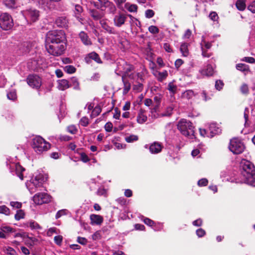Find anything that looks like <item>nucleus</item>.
I'll list each match as a JSON object with an SVG mask.
<instances>
[{"instance_id":"7ed1b4c3","label":"nucleus","mask_w":255,"mask_h":255,"mask_svg":"<svg viewBox=\"0 0 255 255\" xmlns=\"http://www.w3.org/2000/svg\"><path fill=\"white\" fill-rule=\"evenodd\" d=\"M177 127L183 135L191 139L195 138L194 127L189 121L181 119L178 122Z\"/></svg>"},{"instance_id":"3c124183","label":"nucleus","mask_w":255,"mask_h":255,"mask_svg":"<svg viewBox=\"0 0 255 255\" xmlns=\"http://www.w3.org/2000/svg\"><path fill=\"white\" fill-rule=\"evenodd\" d=\"M142 82L141 81H137V84L133 85V89L138 92L141 91L143 88Z\"/></svg>"},{"instance_id":"2f4dec72","label":"nucleus","mask_w":255,"mask_h":255,"mask_svg":"<svg viewBox=\"0 0 255 255\" xmlns=\"http://www.w3.org/2000/svg\"><path fill=\"white\" fill-rule=\"evenodd\" d=\"M188 44L187 43H183L181 44L180 46V51L182 54L183 56L186 57L189 54V51H188Z\"/></svg>"},{"instance_id":"052dcab7","label":"nucleus","mask_w":255,"mask_h":255,"mask_svg":"<svg viewBox=\"0 0 255 255\" xmlns=\"http://www.w3.org/2000/svg\"><path fill=\"white\" fill-rule=\"evenodd\" d=\"M205 234L206 232L205 230L202 228L198 229L196 230V235L199 238L203 237Z\"/></svg>"},{"instance_id":"6e6d98bb","label":"nucleus","mask_w":255,"mask_h":255,"mask_svg":"<svg viewBox=\"0 0 255 255\" xmlns=\"http://www.w3.org/2000/svg\"><path fill=\"white\" fill-rule=\"evenodd\" d=\"M67 130L72 134H75L77 131L76 127L74 125H71L67 128Z\"/></svg>"},{"instance_id":"c756f323","label":"nucleus","mask_w":255,"mask_h":255,"mask_svg":"<svg viewBox=\"0 0 255 255\" xmlns=\"http://www.w3.org/2000/svg\"><path fill=\"white\" fill-rule=\"evenodd\" d=\"M125 8L130 12H136L137 10V6L135 4H131L129 2H127L125 4Z\"/></svg>"},{"instance_id":"5701e85b","label":"nucleus","mask_w":255,"mask_h":255,"mask_svg":"<svg viewBox=\"0 0 255 255\" xmlns=\"http://www.w3.org/2000/svg\"><path fill=\"white\" fill-rule=\"evenodd\" d=\"M91 224L93 225H100L103 222V217L98 215L92 214L90 216Z\"/></svg>"},{"instance_id":"c03bdc74","label":"nucleus","mask_w":255,"mask_h":255,"mask_svg":"<svg viewBox=\"0 0 255 255\" xmlns=\"http://www.w3.org/2000/svg\"><path fill=\"white\" fill-rule=\"evenodd\" d=\"M133 75H134V79H132L133 80H136L137 81L143 82V73L141 72L133 73Z\"/></svg>"},{"instance_id":"f704fd0d","label":"nucleus","mask_w":255,"mask_h":255,"mask_svg":"<svg viewBox=\"0 0 255 255\" xmlns=\"http://www.w3.org/2000/svg\"><path fill=\"white\" fill-rule=\"evenodd\" d=\"M1 229L3 232L4 234H5L7 236V238L8 237L10 233H14L15 230L13 228L7 226H1Z\"/></svg>"},{"instance_id":"393cba45","label":"nucleus","mask_w":255,"mask_h":255,"mask_svg":"<svg viewBox=\"0 0 255 255\" xmlns=\"http://www.w3.org/2000/svg\"><path fill=\"white\" fill-rule=\"evenodd\" d=\"M147 118L143 110H140L138 113L136 121L138 124H143L147 121Z\"/></svg>"},{"instance_id":"f8f14e48","label":"nucleus","mask_w":255,"mask_h":255,"mask_svg":"<svg viewBox=\"0 0 255 255\" xmlns=\"http://www.w3.org/2000/svg\"><path fill=\"white\" fill-rule=\"evenodd\" d=\"M33 200L36 204L41 205L50 202L51 197L47 193H38L33 196Z\"/></svg>"},{"instance_id":"f257e3e1","label":"nucleus","mask_w":255,"mask_h":255,"mask_svg":"<svg viewBox=\"0 0 255 255\" xmlns=\"http://www.w3.org/2000/svg\"><path fill=\"white\" fill-rule=\"evenodd\" d=\"M241 182L255 187V167L249 160L243 159L240 164Z\"/></svg>"},{"instance_id":"20e7f679","label":"nucleus","mask_w":255,"mask_h":255,"mask_svg":"<svg viewBox=\"0 0 255 255\" xmlns=\"http://www.w3.org/2000/svg\"><path fill=\"white\" fill-rule=\"evenodd\" d=\"M65 33L62 30L49 31L46 34L45 45L55 43L56 42H65Z\"/></svg>"},{"instance_id":"dca6fc26","label":"nucleus","mask_w":255,"mask_h":255,"mask_svg":"<svg viewBox=\"0 0 255 255\" xmlns=\"http://www.w3.org/2000/svg\"><path fill=\"white\" fill-rule=\"evenodd\" d=\"M163 146L160 142H153L149 146V150L151 154H157L161 151Z\"/></svg>"},{"instance_id":"f3484780","label":"nucleus","mask_w":255,"mask_h":255,"mask_svg":"<svg viewBox=\"0 0 255 255\" xmlns=\"http://www.w3.org/2000/svg\"><path fill=\"white\" fill-rule=\"evenodd\" d=\"M91 60H93L98 63H102V60L100 59L99 55L96 52H93L89 53L85 58V60L88 64L91 62Z\"/></svg>"},{"instance_id":"4468645a","label":"nucleus","mask_w":255,"mask_h":255,"mask_svg":"<svg viewBox=\"0 0 255 255\" xmlns=\"http://www.w3.org/2000/svg\"><path fill=\"white\" fill-rule=\"evenodd\" d=\"M9 168L11 173L13 174L15 173L21 180H23V175L22 172L25 170V169L19 163H12L10 165Z\"/></svg>"},{"instance_id":"4d7b16f0","label":"nucleus","mask_w":255,"mask_h":255,"mask_svg":"<svg viewBox=\"0 0 255 255\" xmlns=\"http://www.w3.org/2000/svg\"><path fill=\"white\" fill-rule=\"evenodd\" d=\"M224 86L223 82L221 80H217L215 83V88L218 90H220L222 89Z\"/></svg>"},{"instance_id":"13d9d810","label":"nucleus","mask_w":255,"mask_h":255,"mask_svg":"<svg viewBox=\"0 0 255 255\" xmlns=\"http://www.w3.org/2000/svg\"><path fill=\"white\" fill-rule=\"evenodd\" d=\"M208 181L206 178H202L198 182V185L199 186H205L207 185Z\"/></svg>"},{"instance_id":"79ce46f5","label":"nucleus","mask_w":255,"mask_h":255,"mask_svg":"<svg viewBox=\"0 0 255 255\" xmlns=\"http://www.w3.org/2000/svg\"><path fill=\"white\" fill-rule=\"evenodd\" d=\"M153 100L154 102L156 103V106L153 109L151 110L152 111H155L156 109L158 107V106L161 102V96L160 95H157L154 96Z\"/></svg>"},{"instance_id":"a211bd4d","label":"nucleus","mask_w":255,"mask_h":255,"mask_svg":"<svg viewBox=\"0 0 255 255\" xmlns=\"http://www.w3.org/2000/svg\"><path fill=\"white\" fill-rule=\"evenodd\" d=\"M79 38L82 43L86 46L92 45V41L87 34L84 31H81L79 34Z\"/></svg>"},{"instance_id":"8fccbe9b","label":"nucleus","mask_w":255,"mask_h":255,"mask_svg":"<svg viewBox=\"0 0 255 255\" xmlns=\"http://www.w3.org/2000/svg\"><path fill=\"white\" fill-rule=\"evenodd\" d=\"M4 252L9 255H15L16 252L12 248L9 247H5L4 249Z\"/></svg>"},{"instance_id":"1a4fd4ad","label":"nucleus","mask_w":255,"mask_h":255,"mask_svg":"<svg viewBox=\"0 0 255 255\" xmlns=\"http://www.w3.org/2000/svg\"><path fill=\"white\" fill-rule=\"evenodd\" d=\"M119 65L118 67L120 72H123L124 73V77H128L129 79H134L133 73H130L134 70L133 66L128 64L124 61H122L121 62H119Z\"/></svg>"},{"instance_id":"473e14b6","label":"nucleus","mask_w":255,"mask_h":255,"mask_svg":"<svg viewBox=\"0 0 255 255\" xmlns=\"http://www.w3.org/2000/svg\"><path fill=\"white\" fill-rule=\"evenodd\" d=\"M122 80H123V82L124 83V89H123V93H124V94H126L128 92V91L130 89L131 85H130V83L128 81H127L125 79L124 76H122Z\"/></svg>"},{"instance_id":"4be33fe9","label":"nucleus","mask_w":255,"mask_h":255,"mask_svg":"<svg viewBox=\"0 0 255 255\" xmlns=\"http://www.w3.org/2000/svg\"><path fill=\"white\" fill-rule=\"evenodd\" d=\"M55 23L58 27L67 28L68 27V21L66 17L60 16L56 19Z\"/></svg>"},{"instance_id":"72a5a7b5","label":"nucleus","mask_w":255,"mask_h":255,"mask_svg":"<svg viewBox=\"0 0 255 255\" xmlns=\"http://www.w3.org/2000/svg\"><path fill=\"white\" fill-rule=\"evenodd\" d=\"M69 86L70 87H72L75 90L80 89L79 82L75 77H73L71 79Z\"/></svg>"},{"instance_id":"9d476101","label":"nucleus","mask_w":255,"mask_h":255,"mask_svg":"<svg viewBox=\"0 0 255 255\" xmlns=\"http://www.w3.org/2000/svg\"><path fill=\"white\" fill-rule=\"evenodd\" d=\"M23 16L27 21L35 22L39 17V12L35 8H30L22 11Z\"/></svg>"},{"instance_id":"680f3d73","label":"nucleus","mask_w":255,"mask_h":255,"mask_svg":"<svg viewBox=\"0 0 255 255\" xmlns=\"http://www.w3.org/2000/svg\"><path fill=\"white\" fill-rule=\"evenodd\" d=\"M241 91L243 94H247L249 92V88L247 84H244L241 87Z\"/></svg>"},{"instance_id":"774afa93","label":"nucleus","mask_w":255,"mask_h":255,"mask_svg":"<svg viewBox=\"0 0 255 255\" xmlns=\"http://www.w3.org/2000/svg\"><path fill=\"white\" fill-rule=\"evenodd\" d=\"M248 9L253 13H255V0L248 6Z\"/></svg>"},{"instance_id":"a18cd8bd","label":"nucleus","mask_w":255,"mask_h":255,"mask_svg":"<svg viewBox=\"0 0 255 255\" xmlns=\"http://www.w3.org/2000/svg\"><path fill=\"white\" fill-rule=\"evenodd\" d=\"M174 109V107L173 105H171V106H168L167 107L165 112L162 114V116H170L172 113V111Z\"/></svg>"},{"instance_id":"39448f33","label":"nucleus","mask_w":255,"mask_h":255,"mask_svg":"<svg viewBox=\"0 0 255 255\" xmlns=\"http://www.w3.org/2000/svg\"><path fill=\"white\" fill-rule=\"evenodd\" d=\"M47 52L54 56H59L63 54L66 49L65 42H56L55 43L45 45Z\"/></svg>"},{"instance_id":"f03ea898","label":"nucleus","mask_w":255,"mask_h":255,"mask_svg":"<svg viewBox=\"0 0 255 255\" xmlns=\"http://www.w3.org/2000/svg\"><path fill=\"white\" fill-rule=\"evenodd\" d=\"M31 146L36 153L41 154L50 148V144L41 136L37 135L32 138Z\"/></svg>"},{"instance_id":"bf43d9fd","label":"nucleus","mask_w":255,"mask_h":255,"mask_svg":"<svg viewBox=\"0 0 255 255\" xmlns=\"http://www.w3.org/2000/svg\"><path fill=\"white\" fill-rule=\"evenodd\" d=\"M145 15L146 17L150 18L154 16V12L152 9H147L145 11Z\"/></svg>"},{"instance_id":"2eb2a0df","label":"nucleus","mask_w":255,"mask_h":255,"mask_svg":"<svg viewBox=\"0 0 255 255\" xmlns=\"http://www.w3.org/2000/svg\"><path fill=\"white\" fill-rule=\"evenodd\" d=\"M127 19V15L123 13L120 12L116 15L114 18V25L118 27H121L125 23Z\"/></svg>"},{"instance_id":"bb28decb","label":"nucleus","mask_w":255,"mask_h":255,"mask_svg":"<svg viewBox=\"0 0 255 255\" xmlns=\"http://www.w3.org/2000/svg\"><path fill=\"white\" fill-rule=\"evenodd\" d=\"M89 13L91 16L95 20H100L103 17V15L99 11L95 9H90Z\"/></svg>"},{"instance_id":"e2e57ef3","label":"nucleus","mask_w":255,"mask_h":255,"mask_svg":"<svg viewBox=\"0 0 255 255\" xmlns=\"http://www.w3.org/2000/svg\"><path fill=\"white\" fill-rule=\"evenodd\" d=\"M113 128V124L112 123L108 122L105 125V129L107 132H111Z\"/></svg>"},{"instance_id":"e433bc0d","label":"nucleus","mask_w":255,"mask_h":255,"mask_svg":"<svg viewBox=\"0 0 255 255\" xmlns=\"http://www.w3.org/2000/svg\"><path fill=\"white\" fill-rule=\"evenodd\" d=\"M236 68L237 70L245 72L249 70V67L248 65L243 63H239L236 65Z\"/></svg>"},{"instance_id":"6e6552de","label":"nucleus","mask_w":255,"mask_h":255,"mask_svg":"<svg viewBox=\"0 0 255 255\" xmlns=\"http://www.w3.org/2000/svg\"><path fill=\"white\" fill-rule=\"evenodd\" d=\"M13 26V19L7 13L0 15V27L4 30L10 29Z\"/></svg>"},{"instance_id":"412c9836","label":"nucleus","mask_w":255,"mask_h":255,"mask_svg":"<svg viewBox=\"0 0 255 255\" xmlns=\"http://www.w3.org/2000/svg\"><path fill=\"white\" fill-rule=\"evenodd\" d=\"M24 225L25 227L30 228L31 230L38 231L42 229V227L39 225V224L33 220H30L26 222Z\"/></svg>"},{"instance_id":"ddd939ff","label":"nucleus","mask_w":255,"mask_h":255,"mask_svg":"<svg viewBox=\"0 0 255 255\" xmlns=\"http://www.w3.org/2000/svg\"><path fill=\"white\" fill-rule=\"evenodd\" d=\"M27 84L32 88L38 89L41 85V79L37 75H30L27 78Z\"/></svg>"},{"instance_id":"69168bd1","label":"nucleus","mask_w":255,"mask_h":255,"mask_svg":"<svg viewBox=\"0 0 255 255\" xmlns=\"http://www.w3.org/2000/svg\"><path fill=\"white\" fill-rule=\"evenodd\" d=\"M77 242L81 245H85L87 243V240L85 238L78 237Z\"/></svg>"},{"instance_id":"603ef678","label":"nucleus","mask_w":255,"mask_h":255,"mask_svg":"<svg viewBox=\"0 0 255 255\" xmlns=\"http://www.w3.org/2000/svg\"><path fill=\"white\" fill-rule=\"evenodd\" d=\"M67 212V210L66 209H62L58 211L56 214L55 218L57 219L60 218L61 216L66 215Z\"/></svg>"},{"instance_id":"49530a36","label":"nucleus","mask_w":255,"mask_h":255,"mask_svg":"<svg viewBox=\"0 0 255 255\" xmlns=\"http://www.w3.org/2000/svg\"><path fill=\"white\" fill-rule=\"evenodd\" d=\"M249 113V109L248 108H246L244 112L245 126L246 127H249L250 126V123H249L248 120Z\"/></svg>"},{"instance_id":"5fc2aeb1","label":"nucleus","mask_w":255,"mask_h":255,"mask_svg":"<svg viewBox=\"0 0 255 255\" xmlns=\"http://www.w3.org/2000/svg\"><path fill=\"white\" fill-rule=\"evenodd\" d=\"M80 124L83 127L87 126L89 124L88 118L86 117H83L80 121Z\"/></svg>"},{"instance_id":"9b49d317","label":"nucleus","mask_w":255,"mask_h":255,"mask_svg":"<svg viewBox=\"0 0 255 255\" xmlns=\"http://www.w3.org/2000/svg\"><path fill=\"white\" fill-rule=\"evenodd\" d=\"M99 2V9L105 11L108 8L109 12L114 13L116 10V7L113 2L109 0H98Z\"/></svg>"},{"instance_id":"864d4df0","label":"nucleus","mask_w":255,"mask_h":255,"mask_svg":"<svg viewBox=\"0 0 255 255\" xmlns=\"http://www.w3.org/2000/svg\"><path fill=\"white\" fill-rule=\"evenodd\" d=\"M149 31L152 34H157L159 32V29L157 27L154 25L150 26L148 27Z\"/></svg>"},{"instance_id":"0eeeda50","label":"nucleus","mask_w":255,"mask_h":255,"mask_svg":"<svg viewBox=\"0 0 255 255\" xmlns=\"http://www.w3.org/2000/svg\"><path fill=\"white\" fill-rule=\"evenodd\" d=\"M245 145L241 140L237 138H234L230 140L229 148L235 154L242 153L245 149Z\"/></svg>"},{"instance_id":"a878e982","label":"nucleus","mask_w":255,"mask_h":255,"mask_svg":"<svg viewBox=\"0 0 255 255\" xmlns=\"http://www.w3.org/2000/svg\"><path fill=\"white\" fill-rule=\"evenodd\" d=\"M209 131L210 132V136L213 137L215 134L221 132V129L217 127L216 124H211L209 127Z\"/></svg>"},{"instance_id":"37998d69","label":"nucleus","mask_w":255,"mask_h":255,"mask_svg":"<svg viewBox=\"0 0 255 255\" xmlns=\"http://www.w3.org/2000/svg\"><path fill=\"white\" fill-rule=\"evenodd\" d=\"M125 140L127 142H132L138 140V136L136 135L131 134L126 136Z\"/></svg>"},{"instance_id":"58836bf2","label":"nucleus","mask_w":255,"mask_h":255,"mask_svg":"<svg viewBox=\"0 0 255 255\" xmlns=\"http://www.w3.org/2000/svg\"><path fill=\"white\" fill-rule=\"evenodd\" d=\"M17 0H4L5 5L9 8H14L16 7Z\"/></svg>"},{"instance_id":"6ab92c4d","label":"nucleus","mask_w":255,"mask_h":255,"mask_svg":"<svg viewBox=\"0 0 255 255\" xmlns=\"http://www.w3.org/2000/svg\"><path fill=\"white\" fill-rule=\"evenodd\" d=\"M199 72L203 76H212L214 73V67L211 65L208 64L206 69L200 70Z\"/></svg>"},{"instance_id":"a19ab883","label":"nucleus","mask_w":255,"mask_h":255,"mask_svg":"<svg viewBox=\"0 0 255 255\" xmlns=\"http://www.w3.org/2000/svg\"><path fill=\"white\" fill-rule=\"evenodd\" d=\"M101 112V109L99 106H97L93 110L91 116L92 118H95L98 116Z\"/></svg>"},{"instance_id":"09e8293b","label":"nucleus","mask_w":255,"mask_h":255,"mask_svg":"<svg viewBox=\"0 0 255 255\" xmlns=\"http://www.w3.org/2000/svg\"><path fill=\"white\" fill-rule=\"evenodd\" d=\"M0 213L8 215L10 214V210L5 205L0 206Z\"/></svg>"},{"instance_id":"423d86ee","label":"nucleus","mask_w":255,"mask_h":255,"mask_svg":"<svg viewBox=\"0 0 255 255\" xmlns=\"http://www.w3.org/2000/svg\"><path fill=\"white\" fill-rule=\"evenodd\" d=\"M46 180V178L41 174H39L32 177L29 181L26 183V185L31 193L36 191V189L42 186Z\"/></svg>"},{"instance_id":"4c0bfd02","label":"nucleus","mask_w":255,"mask_h":255,"mask_svg":"<svg viewBox=\"0 0 255 255\" xmlns=\"http://www.w3.org/2000/svg\"><path fill=\"white\" fill-rule=\"evenodd\" d=\"M167 89L169 90L170 93L172 95H174L177 91V87L173 84V82H170L168 85Z\"/></svg>"},{"instance_id":"338daca9","label":"nucleus","mask_w":255,"mask_h":255,"mask_svg":"<svg viewBox=\"0 0 255 255\" xmlns=\"http://www.w3.org/2000/svg\"><path fill=\"white\" fill-rule=\"evenodd\" d=\"M80 158L84 162H87L89 161V158L85 153H82L81 154Z\"/></svg>"},{"instance_id":"7c9ffc66","label":"nucleus","mask_w":255,"mask_h":255,"mask_svg":"<svg viewBox=\"0 0 255 255\" xmlns=\"http://www.w3.org/2000/svg\"><path fill=\"white\" fill-rule=\"evenodd\" d=\"M194 96L193 91L188 90L182 93L181 97L183 99L190 100Z\"/></svg>"},{"instance_id":"c85d7f7f","label":"nucleus","mask_w":255,"mask_h":255,"mask_svg":"<svg viewBox=\"0 0 255 255\" xmlns=\"http://www.w3.org/2000/svg\"><path fill=\"white\" fill-rule=\"evenodd\" d=\"M18 49L20 51L19 53L24 54L28 52L30 50L29 44L24 42L19 46Z\"/></svg>"},{"instance_id":"cd10ccee","label":"nucleus","mask_w":255,"mask_h":255,"mask_svg":"<svg viewBox=\"0 0 255 255\" xmlns=\"http://www.w3.org/2000/svg\"><path fill=\"white\" fill-rule=\"evenodd\" d=\"M154 75L157 78L158 81L162 82L167 77L168 72L166 70L163 72L156 71L154 73Z\"/></svg>"},{"instance_id":"aec40b11","label":"nucleus","mask_w":255,"mask_h":255,"mask_svg":"<svg viewBox=\"0 0 255 255\" xmlns=\"http://www.w3.org/2000/svg\"><path fill=\"white\" fill-rule=\"evenodd\" d=\"M100 24L102 27L110 34H116V32L114 28L110 26L105 20H101Z\"/></svg>"},{"instance_id":"0e129e2a","label":"nucleus","mask_w":255,"mask_h":255,"mask_svg":"<svg viewBox=\"0 0 255 255\" xmlns=\"http://www.w3.org/2000/svg\"><path fill=\"white\" fill-rule=\"evenodd\" d=\"M209 17L211 19L215 21L218 19V16L216 12L213 11L210 13Z\"/></svg>"},{"instance_id":"de8ad7c7","label":"nucleus","mask_w":255,"mask_h":255,"mask_svg":"<svg viewBox=\"0 0 255 255\" xmlns=\"http://www.w3.org/2000/svg\"><path fill=\"white\" fill-rule=\"evenodd\" d=\"M64 71L67 73L72 74L76 71V68L72 65H67L64 67Z\"/></svg>"},{"instance_id":"c9c22d12","label":"nucleus","mask_w":255,"mask_h":255,"mask_svg":"<svg viewBox=\"0 0 255 255\" xmlns=\"http://www.w3.org/2000/svg\"><path fill=\"white\" fill-rule=\"evenodd\" d=\"M236 7L239 10H244L246 8L245 0H237Z\"/></svg>"},{"instance_id":"ea45409f","label":"nucleus","mask_w":255,"mask_h":255,"mask_svg":"<svg viewBox=\"0 0 255 255\" xmlns=\"http://www.w3.org/2000/svg\"><path fill=\"white\" fill-rule=\"evenodd\" d=\"M7 97L9 100L14 101L16 99V93L15 90H12L7 93Z\"/></svg>"},{"instance_id":"b1692460","label":"nucleus","mask_w":255,"mask_h":255,"mask_svg":"<svg viewBox=\"0 0 255 255\" xmlns=\"http://www.w3.org/2000/svg\"><path fill=\"white\" fill-rule=\"evenodd\" d=\"M57 83L58 89L61 91H64L70 87L69 82L65 79L59 80Z\"/></svg>"}]
</instances>
